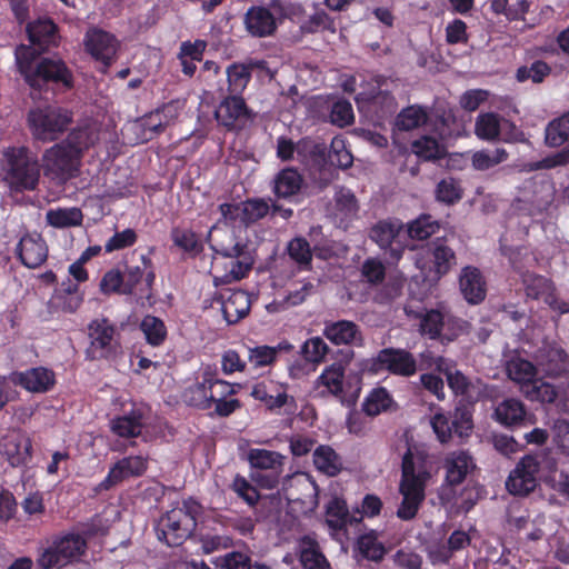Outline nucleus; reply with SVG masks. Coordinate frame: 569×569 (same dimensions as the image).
Instances as JSON below:
<instances>
[{
  "mask_svg": "<svg viewBox=\"0 0 569 569\" xmlns=\"http://www.w3.org/2000/svg\"><path fill=\"white\" fill-rule=\"evenodd\" d=\"M569 139V111L552 120L546 128L545 141L549 147H560Z\"/></svg>",
  "mask_w": 569,
  "mask_h": 569,
  "instance_id": "obj_50",
  "label": "nucleus"
},
{
  "mask_svg": "<svg viewBox=\"0 0 569 569\" xmlns=\"http://www.w3.org/2000/svg\"><path fill=\"white\" fill-rule=\"evenodd\" d=\"M140 330L143 332L147 342L152 347L161 346L167 339V327L156 316H144L140 323Z\"/></svg>",
  "mask_w": 569,
  "mask_h": 569,
  "instance_id": "obj_46",
  "label": "nucleus"
},
{
  "mask_svg": "<svg viewBox=\"0 0 569 569\" xmlns=\"http://www.w3.org/2000/svg\"><path fill=\"white\" fill-rule=\"evenodd\" d=\"M14 56L18 72L31 89L41 91L52 86L67 91L73 88V72L61 58L40 57L34 48L26 44L19 46Z\"/></svg>",
  "mask_w": 569,
  "mask_h": 569,
  "instance_id": "obj_2",
  "label": "nucleus"
},
{
  "mask_svg": "<svg viewBox=\"0 0 569 569\" xmlns=\"http://www.w3.org/2000/svg\"><path fill=\"white\" fill-rule=\"evenodd\" d=\"M204 377L210 380L208 385L210 409L214 403L237 393L236 385L218 379L212 371L206 370Z\"/></svg>",
  "mask_w": 569,
  "mask_h": 569,
  "instance_id": "obj_52",
  "label": "nucleus"
},
{
  "mask_svg": "<svg viewBox=\"0 0 569 569\" xmlns=\"http://www.w3.org/2000/svg\"><path fill=\"white\" fill-rule=\"evenodd\" d=\"M216 120L227 130L241 128V123L250 118V110L242 96L224 97L214 112Z\"/></svg>",
  "mask_w": 569,
  "mask_h": 569,
  "instance_id": "obj_18",
  "label": "nucleus"
},
{
  "mask_svg": "<svg viewBox=\"0 0 569 569\" xmlns=\"http://www.w3.org/2000/svg\"><path fill=\"white\" fill-rule=\"evenodd\" d=\"M231 489L250 507H254L260 500L257 488L239 473L233 478Z\"/></svg>",
  "mask_w": 569,
  "mask_h": 569,
  "instance_id": "obj_64",
  "label": "nucleus"
},
{
  "mask_svg": "<svg viewBox=\"0 0 569 569\" xmlns=\"http://www.w3.org/2000/svg\"><path fill=\"white\" fill-rule=\"evenodd\" d=\"M4 180L16 192L34 190L40 180V164L27 147H10L3 151Z\"/></svg>",
  "mask_w": 569,
  "mask_h": 569,
  "instance_id": "obj_4",
  "label": "nucleus"
},
{
  "mask_svg": "<svg viewBox=\"0 0 569 569\" xmlns=\"http://www.w3.org/2000/svg\"><path fill=\"white\" fill-rule=\"evenodd\" d=\"M48 252L46 240L37 232L23 234L16 248L17 258L29 269L42 266L48 259Z\"/></svg>",
  "mask_w": 569,
  "mask_h": 569,
  "instance_id": "obj_19",
  "label": "nucleus"
},
{
  "mask_svg": "<svg viewBox=\"0 0 569 569\" xmlns=\"http://www.w3.org/2000/svg\"><path fill=\"white\" fill-rule=\"evenodd\" d=\"M357 549L363 558L371 561L382 560L386 553L383 545L378 541L377 533L373 530L358 538Z\"/></svg>",
  "mask_w": 569,
  "mask_h": 569,
  "instance_id": "obj_53",
  "label": "nucleus"
},
{
  "mask_svg": "<svg viewBox=\"0 0 569 569\" xmlns=\"http://www.w3.org/2000/svg\"><path fill=\"white\" fill-rule=\"evenodd\" d=\"M323 336L336 346H361L363 342L360 327L351 320L326 323Z\"/></svg>",
  "mask_w": 569,
  "mask_h": 569,
  "instance_id": "obj_24",
  "label": "nucleus"
},
{
  "mask_svg": "<svg viewBox=\"0 0 569 569\" xmlns=\"http://www.w3.org/2000/svg\"><path fill=\"white\" fill-rule=\"evenodd\" d=\"M97 139L98 136L90 126H79L72 129L62 142L82 158L83 152L91 148Z\"/></svg>",
  "mask_w": 569,
  "mask_h": 569,
  "instance_id": "obj_42",
  "label": "nucleus"
},
{
  "mask_svg": "<svg viewBox=\"0 0 569 569\" xmlns=\"http://www.w3.org/2000/svg\"><path fill=\"white\" fill-rule=\"evenodd\" d=\"M28 121L37 139L53 141L72 123L73 112L59 106H46L31 110Z\"/></svg>",
  "mask_w": 569,
  "mask_h": 569,
  "instance_id": "obj_6",
  "label": "nucleus"
},
{
  "mask_svg": "<svg viewBox=\"0 0 569 569\" xmlns=\"http://www.w3.org/2000/svg\"><path fill=\"white\" fill-rule=\"evenodd\" d=\"M117 328L107 318H97L88 325L90 345L86 350L89 360H109L116 358L120 343L117 339Z\"/></svg>",
  "mask_w": 569,
  "mask_h": 569,
  "instance_id": "obj_8",
  "label": "nucleus"
},
{
  "mask_svg": "<svg viewBox=\"0 0 569 569\" xmlns=\"http://www.w3.org/2000/svg\"><path fill=\"white\" fill-rule=\"evenodd\" d=\"M369 237L385 251L391 263H397L408 249V243H405L403 223L399 219L379 220L371 227Z\"/></svg>",
  "mask_w": 569,
  "mask_h": 569,
  "instance_id": "obj_11",
  "label": "nucleus"
},
{
  "mask_svg": "<svg viewBox=\"0 0 569 569\" xmlns=\"http://www.w3.org/2000/svg\"><path fill=\"white\" fill-rule=\"evenodd\" d=\"M303 13V7L292 0H268L266 4L248 8L243 16V26L251 37L268 38L274 36L278 27L286 20L297 21Z\"/></svg>",
  "mask_w": 569,
  "mask_h": 569,
  "instance_id": "obj_3",
  "label": "nucleus"
},
{
  "mask_svg": "<svg viewBox=\"0 0 569 569\" xmlns=\"http://www.w3.org/2000/svg\"><path fill=\"white\" fill-rule=\"evenodd\" d=\"M287 252L291 260L302 268H309L312 261V251L303 237H296L288 242Z\"/></svg>",
  "mask_w": 569,
  "mask_h": 569,
  "instance_id": "obj_58",
  "label": "nucleus"
},
{
  "mask_svg": "<svg viewBox=\"0 0 569 569\" xmlns=\"http://www.w3.org/2000/svg\"><path fill=\"white\" fill-rule=\"evenodd\" d=\"M87 541L78 533H68L59 537L46 548L38 558L41 569H51L58 565L78 561L84 555Z\"/></svg>",
  "mask_w": 569,
  "mask_h": 569,
  "instance_id": "obj_10",
  "label": "nucleus"
},
{
  "mask_svg": "<svg viewBox=\"0 0 569 569\" xmlns=\"http://www.w3.org/2000/svg\"><path fill=\"white\" fill-rule=\"evenodd\" d=\"M221 310L224 320L229 325H236L248 316L251 308L250 295L241 289H227L219 295Z\"/></svg>",
  "mask_w": 569,
  "mask_h": 569,
  "instance_id": "obj_22",
  "label": "nucleus"
},
{
  "mask_svg": "<svg viewBox=\"0 0 569 569\" xmlns=\"http://www.w3.org/2000/svg\"><path fill=\"white\" fill-rule=\"evenodd\" d=\"M170 238L176 247L192 257L200 254L203 250L199 234L191 229L174 227L171 229Z\"/></svg>",
  "mask_w": 569,
  "mask_h": 569,
  "instance_id": "obj_40",
  "label": "nucleus"
},
{
  "mask_svg": "<svg viewBox=\"0 0 569 569\" xmlns=\"http://www.w3.org/2000/svg\"><path fill=\"white\" fill-rule=\"evenodd\" d=\"M362 517L350 515L347 502L333 497L326 507V523L332 535H345L348 526L358 525Z\"/></svg>",
  "mask_w": 569,
  "mask_h": 569,
  "instance_id": "obj_23",
  "label": "nucleus"
},
{
  "mask_svg": "<svg viewBox=\"0 0 569 569\" xmlns=\"http://www.w3.org/2000/svg\"><path fill=\"white\" fill-rule=\"evenodd\" d=\"M443 468L446 470V483L450 487H456L466 480L467 475L475 468V465L472 457L467 451L457 450L446 456Z\"/></svg>",
  "mask_w": 569,
  "mask_h": 569,
  "instance_id": "obj_26",
  "label": "nucleus"
},
{
  "mask_svg": "<svg viewBox=\"0 0 569 569\" xmlns=\"http://www.w3.org/2000/svg\"><path fill=\"white\" fill-rule=\"evenodd\" d=\"M270 211V206L262 198H250L242 201V224L249 227L263 219Z\"/></svg>",
  "mask_w": 569,
  "mask_h": 569,
  "instance_id": "obj_54",
  "label": "nucleus"
},
{
  "mask_svg": "<svg viewBox=\"0 0 569 569\" xmlns=\"http://www.w3.org/2000/svg\"><path fill=\"white\" fill-rule=\"evenodd\" d=\"M253 64L233 62L226 70L229 94L241 96L251 80Z\"/></svg>",
  "mask_w": 569,
  "mask_h": 569,
  "instance_id": "obj_38",
  "label": "nucleus"
},
{
  "mask_svg": "<svg viewBox=\"0 0 569 569\" xmlns=\"http://www.w3.org/2000/svg\"><path fill=\"white\" fill-rule=\"evenodd\" d=\"M540 365L546 376L563 377L569 373V355L559 346H550L545 350Z\"/></svg>",
  "mask_w": 569,
  "mask_h": 569,
  "instance_id": "obj_34",
  "label": "nucleus"
},
{
  "mask_svg": "<svg viewBox=\"0 0 569 569\" xmlns=\"http://www.w3.org/2000/svg\"><path fill=\"white\" fill-rule=\"evenodd\" d=\"M303 178L297 169L286 168L273 180V192L278 198H290L301 190Z\"/></svg>",
  "mask_w": 569,
  "mask_h": 569,
  "instance_id": "obj_35",
  "label": "nucleus"
},
{
  "mask_svg": "<svg viewBox=\"0 0 569 569\" xmlns=\"http://www.w3.org/2000/svg\"><path fill=\"white\" fill-rule=\"evenodd\" d=\"M328 350L327 343L320 337H312L301 346L302 358L313 365L321 362Z\"/></svg>",
  "mask_w": 569,
  "mask_h": 569,
  "instance_id": "obj_63",
  "label": "nucleus"
},
{
  "mask_svg": "<svg viewBox=\"0 0 569 569\" xmlns=\"http://www.w3.org/2000/svg\"><path fill=\"white\" fill-rule=\"evenodd\" d=\"M32 440L23 431L8 433L0 438V455L12 468L27 467L32 460Z\"/></svg>",
  "mask_w": 569,
  "mask_h": 569,
  "instance_id": "obj_16",
  "label": "nucleus"
},
{
  "mask_svg": "<svg viewBox=\"0 0 569 569\" xmlns=\"http://www.w3.org/2000/svg\"><path fill=\"white\" fill-rule=\"evenodd\" d=\"M282 491L289 503H299L309 510L318 506V486L303 475L289 477Z\"/></svg>",
  "mask_w": 569,
  "mask_h": 569,
  "instance_id": "obj_17",
  "label": "nucleus"
},
{
  "mask_svg": "<svg viewBox=\"0 0 569 569\" xmlns=\"http://www.w3.org/2000/svg\"><path fill=\"white\" fill-rule=\"evenodd\" d=\"M428 120V113L420 106H409L402 109L396 118V127L400 131H410L423 126Z\"/></svg>",
  "mask_w": 569,
  "mask_h": 569,
  "instance_id": "obj_47",
  "label": "nucleus"
},
{
  "mask_svg": "<svg viewBox=\"0 0 569 569\" xmlns=\"http://www.w3.org/2000/svg\"><path fill=\"white\" fill-rule=\"evenodd\" d=\"M169 106H163L162 108H158L154 111L144 114L138 120L143 140H151L164 131L170 121L167 116V111H169Z\"/></svg>",
  "mask_w": 569,
  "mask_h": 569,
  "instance_id": "obj_37",
  "label": "nucleus"
},
{
  "mask_svg": "<svg viewBox=\"0 0 569 569\" xmlns=\"http://www.w3.org/2000/svg\"><path fill=\"white\" fill-rule=\"evenodd\" d=\"M211 248L217 254L229 259L227 263L229 271L221 277L222 282L239 281L251 271L254 257L250 246L248 242L239 240L234 232L223 231L221 239L214 237Z\"/></svg>",
  "mask_w": 569,
  "mask_h": 569,
  "instance_id": "obj_5",
  "label": "nucleus"
},
{
  "mask_svg": "<svg viewBox=\"0 0 569 569\" xmlns=\"http://www.w3.org/2000/svg\"><path fill=\"white\" fill-rule=\"evenodd\" d=\"M500 116L495 112L480 113L476 119L475 133L481 140L493 141L501 132Z\"/></svg>",
  "mask_w": 569,
  "mask_h": 569,
  "instance_id": "obj_45",
  "label": "nucleus"
},
{
  "mask_svg": "<svg viewBox=\"0 0 569 569\" xmlns=\"http://www.w3.org/2000/svg\"><path fill=\"white\" fill-rule=\"evenodd\" d=\"M412 152L426 160H438L445 157V150L438 142V140L430 136H422L415 140L411 144Z\"/></svg>",
  "mask_w": 569,
  "mask_h": 569,
  "instance_id": "obj_51",
  "label": "nucleus"
},
{
  "mask_svg": "<svg viewBox=\"0 0 569 569\" xmlns=\"http://www.w3.org/2000/svg\"><path fill=\"white\" fill-rule=\"evenodd\" d=\"M539 469L540 463L535 456L522 457L506 481L508 491L513 496H528L538 485Z\"/></svg>",
  "mask_w": 569,
  "mask_h": 569,
  "instance_id": "obj_15",
  "label": "nucleus"
},
{
  "mask_svg": "<svg viewBox=\"0 0 569 569\" xmlns=\"http://www.w3.org/2000/svg\"><path fill=\"white\" fill-rule=\"evenodd\" d=\"M460 290L465 299L472 305L480 303L486 298V281L476 267H465L459 279Z\"/></svg>",
  "mask_w": 569,
  "mask_h": 569,
  "instance_id": "obj_30",
  "label": "nucleus"
},
{
  "mask_svg": "<svg viewBox=\"0 0 569 569\" xmlns=\"http://www.w3.org/2000/svg\"><path fill=\"white\" fill-rule=\"evenodd\" d=\"M527 410L525 403L516 398L502 400L495 408L493 417L497 422L505 427H517L526 419Z\"/></svg>",
  "mask_w": 569,
  "mask_h": 569,
  "instance_id": "obj_33",
  "label": "nucleus"
},
{
  "mask_svg": "<svg viewBox=\"0 0 569 569\" xmlns=\"http://www.w3.org/2000/svg\"><path fill=\"white\" fill-rule=\"evenodd\" d=\"M439 228L438 221L433 220L430 214H421L409 222L407 227L403 226L405 243H408V249H413L410 246L411 240H426L435 234Z\"/></svg>",
  "mask_w": 569,
  "mask_h": 569,
  "instance_id": "obj_36",
  "label": "nucleus"
},
{
  "mask_svg": "<svg viewBox=\"0 0 569 569\" xmlns=\"http://www.w3.org/2000/svg\"><path fill=\"white\" fill-rule=\"evenodd\" d=\"M17 382L27 391L46 393L56 385V375L46 367H36L18 375Z\"/></svg>",
  "mask_w": 569,
  "mask_h": 569,
  "instance_id": "obj_29",
  "label": "nucleus"
},
{
  "mask_svg": "<svg viewBox=\"0 0 569 569\" xmlns=\"http://www.w3.org/2000/svg\"><path fill=\"white\" fill-rule=\"evenodd\" d=\"M455 433L460 437H469L473 429L472 411L468 406L459 405L450 416Z\"/></svg>",
  "mask_w": 569,
  "mask_h": 569,
  "instance_id": "obj_62",
  "label": "nucleus"
},
{
  "mask_svg": "<svg viewBox=\"0 0 569 569\" xmlns=\"http://www.w3.org/2000/svg\"><path fill=\"white\" fill-rule=\"evenodd\" d=\"M463 194L459 181L452 177L441 179L435 190L437 201L446 204H455Z\"/></svg>",
  "mask_w": 569,
  "mask_h": 569,
  "instance_id": "obj_55",
  "label": "nucleus"
},
{
  "mask_svg": "<svg viewBox=\"0 0 569 569\" xmlns=\"http://www.w3.org/2000/svg\"><path fill=\"white\" fill-rule=\"evenodd\" d=\"M248 460L253 468L261 470H277L281 469L283 465V456L281 453L267 449H250Z\"/></svg>",
  "mask_w": 569,
  "mask_h": 569,
  "instance_id": "obj_49",
  "label": "nucleus"
},
{
  "mask_svg": "<svg viewBox=\"0 0 569 569\" xmlns=\"http://www.w3.org/2000/svg\"><path fill=\"white\" fill-rule=\"evenodd\" d=\"M42 162L47 174L67 181L78 176L81 158L61 141L44 151Z\"/></svg>",
  "mask_w": 569,
  "mask_h": 569,
  "instance_id": "obj_13",
  "label": "nucleus"
},
{
  "mask_svg": "<svg viewBox=\"0 0 569 569\" xmlns=\"http://www.w3.org/2000/svg\"><path fill=\"white\" fill-rule=\"evenodd\" d=\"M550 72L551 68L547 62L536 60L529 67H519L516 72V79L519 82L531 80L533 83H541Z\"/></svg>",
  "mask_w": 569,
  "mask_h": 569,
  "instance_id": "obj_61",
  "label": "nucleus"
},
{
  "mask_svg": "<svg viewBox=\"0 0 569 569\" xmlns=\"http://www.w3.org/2000/svg\"><path fill=\"white\" fill-rule=\"evenodd\" d=\"M508 377L522 385L533 383L536 381L537 369L532 362L522 358H513L507 363Z\"/></svg>",
  "mask_w": 569,
  "mask_h": 569,
  "instance_id": "obj_48",
  "label": "nucleus"
},
{
  "mask_svg": "<svg viewBox=\"0 0 569 569\" xmlns=\"http://www.w3.org/2000/svg\"><path fill=\"white\" fill-rule=\"evenodd\" d=\"M367 101L369 107L375 110L380 118L392 114L397 109L396 98L387 90H378L372 93Z\"/></svg>",
  "mask_w": 569,
  "mask_h": 569,
  "instance_id": "obj_60",
  "label": "nucleus"
},
{
  "mask_svg": "<svg viewBox=\"0 0 569 569\" xmlns=\"http://www.w3.org/2000/svg\"><path fill=\"white\" fill-rule=\"evenodd\" d=\"M144 412L141 408L133 407L129 412L114 417L111 420V431L121 438L139 437L143 428Z\"/></svg>",
  "mask_w": 569,
  "mask_h": 569,
  "instance_id": "obj_31",
  "label": "nucleus"
},
{
  "mask_svg": "<svg viewBox=\"0 0 569 569\" xmlns=\"http://www.w3.org/2000/svg\"><path fill=\"white\" fill-rule=\"evenodd\" d=\"M142 266L126 264L122 271L124 296H133L137 302L143 303L152 298L156 273L152 260L141 256Z\"/></svg>",
  "mask_w": 569,
  "mask_h": 569,
  "instance_id": "obj_12",
  "label": "nucleus"
},
{
  "mask_svg": "<svg viewBox=\"0 0 569 569\" xmlns=\"http://www.w3.org/2000/svg\"><path fill=\"white\" fill-rule=\"evenodd\" d=\"M250 396L261 402L269 411H276L293 401V397L287 392L286 385L273 380H262L252 386Z\"/></svg>",
  "mask_w": 569,
  "mask_h": 569,
  "instance_id": "obj_20",
  "label": "nucleus"
},
{
  "mask_svg": "<svg viewBox=\"0 0 569 569\" xmlns=\"http://www.w3.org/2000/svg\"><path fill=\"white\" fill-rule=\"evenodd\" d=\"M508 152L503 148H496L493 150H480L472 154V167L476 170L485 171L495 166L506 161Z\"/></svg>",
  "mask_w": 569,
  "mask_h": 569,
  "instance_id": "obj_57",
  "label": "nucleus"
},
{
  "mask_svg": "<svg viewBox=\"0 0 569 569\" xmlns=\"http://www.w3.org/2000/svg\"><path fill=\"white\" fill-rule=\"evenodd\" d=\"M221 569H271L267 563L253 561L251 556L243 551H230L214 561Z\"/></svg>",
  "mask_w": 569,
  "mask_h": 569,
  "instance_id": "obj_41",
  "label": "nucleus"
},
{
  "mask_svg": "<svg viewBox=\"0 0 569 569\" xmlns=\"http://www.w3.org/2000/svg\"><path fill=\"white\" fill-rule=\"evenodd\" d=\"M27 34L32 48L39 52L49 50L51 47H58L60 34L58 26L50 18H39L28 23Z\"/></svg>",
  "mask_w": 569,
  "mask_h": 569,
  "instance_id": "obj_21",
  "label": "nucleus"
},
{
  "mask_svg": "<svg viewBox=\"0 0 569 569\" xmlns=\"http://www.w3.org/2000/svg\"><path fill=\"white\" fill-rule=\"evenodd\" d=\"M159 539H164L170 547H178L191 535L197 526L192 507L183 501L182 507L169 510L160 521Z\"/></svg>",
  "mask_w": 569,
  "mask_h": 569,
  "instance_id": "obj_9",
  "label": "nucleus"
},
{
  "mask_svg": "<svg viewBox=\"0 0 569 569\" xmlns=\"http://www.w3.org/2000/svg\"><path fill=\"white\" fill-rule=\"evenodd\" d=\"M345 366L340 362H333L327 366L315 381L320 398L343 396Z\"/></svg>",
  "mask_w": 569,
  "mask_h": 569,
  "instance_id": "obj_25",
  "label": "nucleus"
},
{
  "mask_svg": "<svg viewBox=\"0 0 569 569\" xmlns=\"http://www.w3.org/2000/svg\"><path fill=\"white\" fill-rule=\"evenodd\" d=\"M407 450L401 461V480L399 492L402 496L397 509V517L403 521L415 519L426 498V485L430 478L428 470L429 455L421 445L406 440Z\"/></svg>",
  "mask_w": 569,
  "mask_h": 569,
  "instance_id": "obj_1",
  "label": "nucleus"
},
{
  "mask_svg": "<svg viewBox=\"0 0 569 569\" xmlns=\"http://www.w3.org/2000/svg\"><path fill=\"white\" fill-rule=\"evenodd\" d=\"M427 252L431 262L430 270L437 278L446 276L457 264L456 253L445 238H437L428 243Z\"/></svg>",
  "mask_w": 569,
  "mask_h": 569,
  "instance_id": "obj_27",
  "label": "nucleus"
},
{
  "mask_svg": "<svg viewBox=\"0 0 569 569\" xmlns=\"http://www.w3.org/2000/svg\"><path fill=\"white\" fill-rule=\"evenodd\" d=\"M370 373L388 372L399 377H412L418 371L415 356L402 348L388 347L379 350L366 365Z\"/></svg>",
  "mask_w": 569,
  "mask_h": 569,
  "instance_id": "obj_7",
  "label": "nucleus"
},
{
  "mask_svg": "<svg viewBox=\"0 0 569 569\" xmlns=\"http://www.w3.org/2000/svg\"><path fill=\"white\" fill-rule=\"evenodd\" d=\"M83 46L84 50L101 63L99 72L106 74L117 56L119 47L117 38L102 29L91 28L86 32Z\"/></svg>",
  "mask_w": 569,
  "mask_h": 569,
  "instance_id": "obj_14",
  "label": "nucleus"
},
{
  "mask_svg": "<svg viewBox=\"0 0 569 569\" xmlns=\"http://www.w3.org/2000/svg\"><path fill=\"white\" fill-rule=\"evenodd\" d=\"M293 346L288 341H281L277 346H256L248 348V361L253 368L270 367L276 363L280 353H289Z\"/></svg>",
  "mask_w": 569,
  "mask_h": 569,
  "instance_id": "obj_32",
  "label": "nucleus"
},
{
  "mask_svg": "<svg viewBox=\"0 0 569 569\" xmlns=\"http://www.w3.org/2000/svg\"><path fill=\"white\" fill-rule=\"evenodd\" d=\"M113 466L124 480L131 477H141L148 468V460L142 456H128L118 460Z\"/></svg>",
  "mask_w": 569,
  "mask_h": 569,
  "instance_id": "obj_56",
  "label": "nucleus"
},
{
  "mask_svg": "<svg viewBox=\"0 0 569 569\" xmlns=\"http://www.w3.org/2000/svg\"><path fill=\"white\" fill-rule=\"evenodd\" d=\"M391 403V397L385 388L373 389L362 403V410L370 417L378 416L387 410Z\"/></svg>",
  "mask_w": 569,
  "mask_h": 569,
  "instance_id": "obj_59",
  "label": "nucleus"
},
{
  "mask_svg": "<svg viewBox=\"0 0 569 569\" xmlns=\"http://www.w3.org/2000/svg\"><path fill=\"white\" fill-rule=\"evenodd\" d=\"M210 380L204 377V371L201 375V380H198L196 383L189 386L184 389L182 393L183 402L192 408L199 410H209V396H208V385Z\"/></svg>",
  "mask_w": 569,
  "mask_h": 569,
  "instance_id": "obj_43",
  "label": "nucleus"
},
{
  "mask_svg": "<svg viewBox=\"0 0 569 569\" xmlns=\"http://www.w3.org/2000/svg\"><path fill=\"white\" fill-rule=\"evenodd\" d=\"M47 222L48 224L63 229V228H70V227H79L82 224L83 221V213L81 209L77 207L72 208H58V209H50L47 214Z\"/></svg>",
  "mask_w": 569,
  "mask_h": 569,
  "instance_id": "obj_44",
  "label": "nucleus"
},
{
  "mask_svg": "<svg viewBox=\"0 0 569 569\" xmlns=\"http://www.w3.org/2000/svg\"><path fill=\"white\" fill-rule=\"evenodd\" d=\"M313 465L318 471L329 477L340 473L342 463L338 453L326 445H320L313 451Z\"/></svg>",
  "mask_w": 569,
  "mask_h": 569,
  "instance_id": "obj_39",
  "label": "nucleus"
},
{
  "mask_svg": "<svg viewBox=\"0 0 569 569\" xmlns=\"http://www.w3.org/2000/svg\"><path fill=\"white\" fill-rule=\"evenodd\" d=\"M297 553L303 569H330V562L321 551L317 539L310 535L302 536L297 543Z\"/></svg>",
  "mask_w": 569,
  "mask_h": 569,
  "instance_id": "obj_28",
  "label": "nucleus"
}]
</instances>
